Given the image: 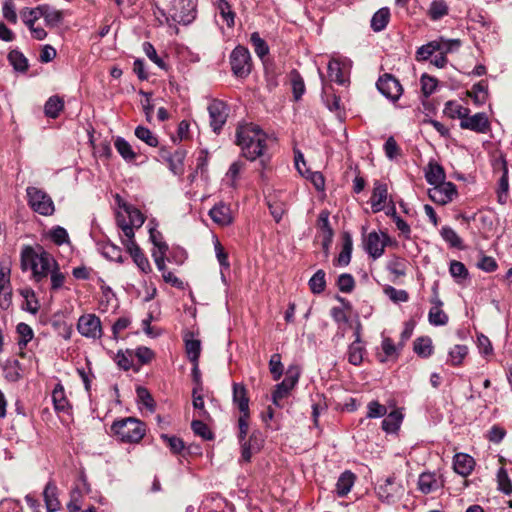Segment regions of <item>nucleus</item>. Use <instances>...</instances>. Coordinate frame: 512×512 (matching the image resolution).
I'll use <instances>...</instances> for the list:
<instances>
[{"instance_id": "1", "label": "nucleus", "mask_w": 512, "mask_h": 512, "mask_svg": "<svg viewBox=\"0 0 512 512\" xmlns=\"http://www.w3.org/2000/svg\"><path fill=\"white\" fill-rule=\"evenodd\" d=\"M56 260L42 246H24L21 250V269L30 270L32 279L39 283L46 279Z\"/></svg>"}, {"instance_id": "2", "label": "nucleus", "mask_w": 512, "mask_h": 512, "mask_svg": "<svg viewBox=\"0 0 512 512\" xmlns=\"http://www.w3.org/2000/svg\"><path fill=\"white\" fill-rule=\"evenodd\" d=\"M237 145L241 147L243 156L254 161L263 156L267 146V134L252 123L240 125L236 132Z\"/></svg>"}, {"instance_id": "3", "label": "nucleus", "mask_w": 512, "mask_h": 512, "mask_svg": "<svg viewBox=\"0 0 512 512\" xmlns=\"http://www.w3.org/2000/svg\"><path fill=\"white\" fill-rule=\"evenodd\" d=\"M111 430L120 441L126 443H138L146 433L145 424L133 417L115 421Z\"/></svg>"}, {"instance_id": "4", "label": "nucleus", "mask_w": 512, "mask_h": 512, "mask_svg": "<svg viewBox=\"0 0 512 512\" xmlns=\"http://www.w3.org/2000/svg\"><path fill=\"white\" fill-rule=\"evenodd\" d=\"M300 377V369L296 365L288 367L283 381L275 386L272 392V402L277 407H282L281 401L287 398L290 392L297 385Z\"/></svg>"}, {"instance_id": "5", "label": "nucleus", "mask_w": 512, "mask_h": 512, "mask_svg": "<svg viewBox=\"0 0 512 512\" xmlns=\"http://www.w3.org/2000/svg\"><path fill=\"white\" fill-rule=\"evenodd\" d=\"M230 65L236 77L246 78L252 69V59L249 50L241 45L236 46L230 54Z\"/></svg>"}, {"instance_id": "6", "label": "nucleus", "mask_w": 512, "mask_h": 512, "mask_svg": "<svg viewBox=\"0 0 512 512\" xmlns=\"http://www.w3.org/2000/svg\"><path fill=\"white\" fill-rule=\"evenodd\" d=\"M26 192L28 197V204L33 211L44 216L53 214L54 203L51 197L45 191L37 187H28Z\"/></svg>"}, {"instance_id": "7", "label": "nucleus", "mask_w": 512, "mask_h": 512, "mask_svg": "<svg viewBox=\"0 0 512 512\" xmlns=\"http://www.w3.org/2000/svg\"><path fill=\"white\" fill-rule=\"evenodd\" d=\"M169 15L175 22L188 25L196 17V5L193 0H172Z\"/></svg>"}, {"instance_id": "8", "label": "nucleus", "mask_w": 512, "mask_h": 512, "mask_svg": "<svg viewBox=\"0 0 512 512\" xmlns=\"http://www.w3.org/2000/svg\"><path fill=\"white\" fill-rule=\"evenodd\" d=\"M78 332L89 339H99L102 336L101 320L95 314H84L77 322Z\"/></svg>"}, {"instance_id": "9", "label": "nucleus", "mask_w": 512, "mask_h": 512, "mask_svg": "<svg viewBox=\"0 0 512 512\" xmlns=\"http://www.w3.org/2000/svg\"><path fill=\"white\" fill-rule=\"evenodd\" d=\"M241 449L240 462H250L253 455L260 452L264 444V438L259 430H254L247 439L239 442Z\"/></svg>"}, {"instance_id": "10", "label": "nucleus", "mask_w": 512, "mask_h": 512, "mask_svg": "<svg viewBox=\"0 0 512 512\" xmlns=\"http://www.w3.org/2000/svg\"><path fill=\"white\" fill-rule=\"evenodd\" d=\"M390 241L391 238L388 234L382 232L380 236L377 232L373 231L364 238V248L369 256L377 259L383 255L384 249Z\"/></svg>"}, {"instance_id": "11", "label": "nucleus", "mask_w": 512, "mask_h": 512, "mask_svg": "<svg viewBox=\"0 0 512 512\" xmlns=\"http://www.w3.org/2000/svg\"><path fill=\"white\" fill-rule=\"evenodd\" d=\"M376 86L383 96H385L386 98L393 102L397 101L403 93L402 85L391 74L386 73L383 76H381L378 79Z\"/></svg>"}, {"instance_id": "12", "label": "nucleus", "mask_w": 512, "mask_h": 512, "mask_svg": "<svg viewBox=\"0 0 512 512\" xmlns=\"http://www.w3.org/2000/svg\"><path fill=\"white\" fill-rule=\"evenodd\" d=\"M210 126L215 133H219L227 121L228 106L221 100H213L208 106Z\"/></svg>"}, {"instance_id": "13", "label": "nucleus", "mask_w": 512, "mask_h": 512, "mask_svg": "<svg viewBox=\"0 0 512 512\" xmlns=\"http://www.w3.org/2000/svg\"><path fill=\"white\" fill-rule=\"evenodd\" d=\"M428 196L434 203L446 205L457 196V188L452 182L440 183L428 190Z\"/></svg>"}, {"instance_id": "14", "label": "nucleus", "mask_w": 512, "mask_h": 512, "mask_svg": "<svg viewBox=\"0 0 512 512\" xmlns=\"http://www.w3.org/2000/svg\"><path fill=\"white\" fill-rule=\"evenodd\" d=\"M462 129H468L476 133L485 134L490 130V122L485 113L479 112L472 116L469 114L460 121Z\"/></svg>"}, {"instance_id": "15", "label": "nucleus", "mask_w": 512, "mask_h": 512, "mask_svg": "<svg viewBox=\"0 0 512 512\" xmlns=\"http://www.w3.org/2000/svg\"><path fill=\"white\" fill-rule=\"evenodd\" d=\"M432 306L428 313L429 323L433 326H444L448 322V315L443 311V302L440 300L437 288H433V297L430 300Z\"/></svg>"}, {"instance_id": "16", "label": "nucleus", "mask_w": 512, "mask_h": 512, "mask_svg": "<svg viewBox=\"0 0 512 512\" xmlns=\"http://www.w3.org/2000/svg\"><path fill=\"white\" fill-rule=\"evenodd\" d=\"M123 245L126 247L134 263L143 272L148 273L151 271L149 260L142 252L141 248L135 240H122Z\"/></svg>"}, {"instance_id": "17", "label": "nucleus", "mask_w": 512, "mask_h": 512, "mask_svg": "<svg viewBox=\"0 0 512 512\" xmlns=\"http://www.w3.org/2000/svg\"><path fill=\"white\" fill-rule=\"evenodd\" d=\"M388 198V188L385 183L376 181L374 183L372 195L370 198L371 209L374 213L384 209V205Z\"/></svg>"}, {"instance_id": "18", "label": "nucleus", "mask_w": 512, "mask_h": 512, "mask_svg": "<svg viewBox=\"0 0 512 512\" xmlns=\"http://www.w3.org/2000/svg\"><path fill=\"white\" fill-rule=\"evenodd\" d=\"M209 216L220 226H227L233 220L230 206L222 202L210 209Z\"/></svg>"}, {"instance_id": "19", "label": "nucleus", "mask_w": 512, "mask_h": 512, "mask_svg": "<svg viewBox=\"0 0 512 512\" xmlns=\"http://www.w3.org/2000/svg\"><path fill=\"white\" fill-rule=\"evenodd\" d=\"M475 466V461L473 457L466 453H457L453 459V468L454 471L466 477L471 474Z\"/></svg>"}, {"instance_id": "20", "label": "nucleus", "mask_w": 512, "mask_h": 512, "mask_svg": "<svg viewBox=\"0 0 512 512\" xmlns=\"http://www.w3.org/2000/svg\"><path fill=\"white\" fill-rule=\"evenodd\" d=\"M399 488V485L395 482V478L388 477L382 484L378 485L377 495L381 500L390 503L394 501Z\"/></svg>"}, {"instance_id": "21", "label": "nucleus", "mask_w": 512, "mask_h": 512, "mask_svg": "<svg viewBox=\"0 0 512 512\" xmlns=\"http://www.w3.org/2000/svg\"><path fill=\"white\" fill-rule=\"evenodd\" d=\"M43 497L47 512H56L60 509V501L58 500V489L53 482H48L43 491Z\"/></svg>"}, {"instance_id": "22", "label": "nucleus", "mask_w": 512, "mask_h": 512, "mask_svg": "<svg viewBox=\"0 0 512 512\" xmlns=\"http://www.w3.org/2000/svg\"><path fill=\"white\" fill-rule=\"evenodd\" d=\"M52 402L57 412H69V401L66 398L65 390L61 383L56 384L52 391Z\"/></svg>"}, {"instance_id": "23", "label": "nucleus", "mask_w": 512, "mask_h": 512, "mask_svg": "<svg viewBox=\"0 0 512 512\" xmlns=\"http://www.w3.org/2000/svg\"><path fill=\"white\" fill-rule=\"evenodd\" d=\"M233 402L238 406L240 413H249V399L243 384H233Z\"/></svg>"}, {"instance_id": "24", "label": "nucleus", "mask_w": 512, "mask_h": 512, "mask_svg": "<svg viewBox=\"0 0 512 512\" xmlns=\"http://www.w3.org/2000/svg\"><path fill=\"white\" fill-rule=\"evenodd\" d=\"M356 476L349 470L344 471L336 483V493L339 497L346 496L354 485Z\"/></svg>"}, {"instance_id": "25", "label": "nucleus", "mask_w": 512, "mask_h": 512, "mask_svg": "<svg viewBox=\"0 0 512 512\" xmlns=\"http://www.w3.org/2000/svg\"><path fill=\"white\" fill-rule=\"evenodd\" d=\"M403 421V414L399 410H393L382 421V429L386 433H395L399 430Z\"/></svg>"}, {"instance_id": "26", "label": "nucleus", "mask_w": 512, "mask_h": 512, "mask_svg": "<svg viewBox=\"0 0 512 512\" xmlns=\"http://www.w3.org/2000/svg\"><path fill=\"white\" fill-rule=\"evenodd\" d=\"M114 146L117 152L126 162H133L136 160V152H134L131 144L123 137L117 136L114 140Z\"/></svg>"}, {"instance_id": "27", "label": "nucleus", "mask_w": 512, "mask_h": 512, "mask_svg": "<svg viewBox=\"0 0 512 512\" xmlns=\"http://www.w3.org/2000/svg\"><path fill=\"white\" fill-rule=\"evenodd\" d=\"M366 354V348L363 342H352L348 347V361L354 366H359Z\"/></svg>"}, {"instance_id": "28", "label": "nucleus", "mask_w": 512, "mask_h": 512, "mask_svg": "<svg viewBox=\"0 0 512 512\" xmlns=\"http://www.w3.org/2000/svg\"><path fill=\"white\" fill-rule=\"evenodd\" d=\"M443 112L452 119L458 118L462 121L470 113V109L462 106L457 101L451 100L446 102Z\"/></svg>"}, {"instance_id": "29", "label": "nucleus", "mask_w": 512, "mask_h": 512, "mask_svg": "<svg viewBox=\"0 0 512 512\" xmlns=\"http://www.w3.org/2000/svg\"><path fill=\"white\" fill-rule=\"evenodd\" d=\"M468 96L471 97L476 105H483L488 98V84L485 80L473 85Z\"/></svg>"}, {"instance_id": "30", "label": "nucleus", "mask_w": 512, "mask_h": 512, "mask_svg": "<svg viewBox=\"0 0 512 512\" xmlns=\"http://www.w3.org/2000/svg\"><path fill=\"white\" fill-rule=\"evenodd\" d=\"M445 171L443 167L437 163H430L428 171L425 174L426 181L430 185H438L440 183H444L445 181Z\"/></svg>"}, {"instance_id": "31", "label": "nucleus", "mask_w": 512, "mask_h": 512, "mask_svg": "<svg viewBox=\"0 0 512 512\" xmlns=\"http://www.w3.org/2000/svg\"><path fill=\"white\" fill-rule=\"evenodd\" d=\"M434 42L437 53L446 57L447 54L457 51L461 45V42L458 39H445L443 37L434 40Z\"/></svg>"}, {"instance_id": "32", "label": "nucleus", "mask_w": 512, "mask_h": 512, "mask_svg": "<svg viewBox=\"0 0 512 512\" xmlns=\"http://www.w3.org/2000/svg\"><path fill=\"white\" fill-rule=\"evenodd\" d=\"M42 17L49 27H56L63 21V12L49 5H42Z\"/></svg>"}, {"instance_id": "33", "label": "nucleus", "mask_w": 512, "mask_h": 512, "mask_svg": "<svg viewBox=\"0 0 512 512\" xmlns=\"http://www.w3.org/2000/svg\"><path fill=\"white\" fill-rule=\"evenodd\" d=\"M64 108V101L61 97L55 95L51 96L44 105L45 115L49 118L55 119L59 116Z\"/></svg>"}, {"instance_id": "34", "label": "nucleus", "mask_w": 512, "mask_h": 512, "mask_svg": "<svg viewBox=\"0 0 512 512\" xmlns=\"http://www.w3.org/2000/svg\"><path fill=\"white\" fill-rule=\"evenodd\" d=\"M439 482L432 473H422L419 476L418 488L424 494H429L439 488Z\"/></svg>"}, {"instance_id": "35", "label": "nucleus", "mask_w": 512, "mask_h": 512, "mask_svg": "<svg viewBox=\"0 0 512 512\" xmlns=\"http://www.w3.org/2000/svg\"><path fill=\"white\" fill-rule=\"evenodd\" d=\"M390 19V11L389 8L384 7L379 9L371 19V28L375 32H380L384 30Z\"/></svg>"}, {"instance_id": "36", "label": "nucleus", "mask_w": 512, "mask_h": 512, "mask_svg": "<svg viewBox=\"0 0 512 512\" xmlns=\"http://www.w3.org/2000/svg\"><path fill=\"white\" fill-rule=\"evenodd\" d=\"M414 352L422 357V358H428L433 353V345L432 340L428 336L419 337L414 341Z\"/></svg>"}, {"instance_id": "37", "label": "nucleus", "mask_w": 512, "mask_h": 512, "mask_svg": "<svg viewBox=\"0 0 512 512\" xmlns=\"http://www.w3.org/2000/svg\"><path fill=\"white\" fill-rule=\"evenodd\" d=\"M313 294H321L326 288V273L324 270H317L308 282Z\"/></svg>"}, {"instance_id": "38", "label": "nucleus", "mask_w": 512, "mask_h": 512, "mask_svg": "<svg viewBox=\"0 0 512 512\" xmlns=\"http://www.w3.org/2000/svg\"><path fill=\"white\" fill-rule=\"evenodd\" d=\"M100 250L102 255L111 260L118 263H123L124 258L122 256V250L120 247L116 246L111 242L104 243L100 246Z\"/></svg>"}, {"instance_id": "39", "label": "nucleus", "mask_w": 512, "mask_h": 512, "mask_svg": "<svg viewBox=\"0 0 512 512\" xmlns=\"http://www.w3.org/2000/svg\"><path fill=\"white\" fill-rule=\"evenodd\" d=\"M352 240L349 235H346L344 238L342 250L338 257L335 260V265L345 267L350 263L351 260V254H352Z\"/></svg>"}, {"instance_id": "40", "label": "nucleus", "mask_w": 512, "mask_h": 512, "mask_svg": "<svg viewBox=\"0 0 512 512\" xmlns=\"http://www.w3.org/2000/svg\"><path fill=\"white\" fill-rule=\"evenodd\" d=\"M16 332L19 335L17 344L23 350L34 337L33 329L28 324L21 322L16 326Z\"/></svg>"}, {"instance_id": "41", "label": "nucleus", "mask_w": 512, "mask_h": 512, "mask_svg": "<svg viewBox=\"0 0 512 512\" xmlns=\"http://www.w3.org/2000/svg\"><path fill=\"white\" fill-rule=\"evenodd\" d=\"M134 134L139 140L150 147H157L159 145L158 137L150 129L144 126H137Z\"/></svg>"}, {"instance_id": "42", "label": "nucleus", "mask_w": 512, "mask_h": 512, "mask_svg": "<svg viewBox=\"0 0 512 512\" xmlns=\"http://www.w3.org/2000/svg\"><path fill=\"white\" fill-rule=\"evenodd\" d=\"M124 212L127 215V218L129 219V223L133 227V230L135 228H140L143 225L145 217L139 209L135 208L132 205H124Z\"/></svg>"}, {"instance_id": "43", "label": "nucleus", "mask_w": 512, "mask_h": 512, "mask_svg": "<svg viewBox=\"0 0 512 512\" xmlns=\"http://www.w3.org/2000/svg\"><path fill=\"white\" fill-rule=\"evenodd\" d=\"M217 9L226 22L228 27H233L235 24V13L232 11L231 5L227 0H217Z\"/></svg>"}, {"instance_id": "44", "label": "nucleus", "mask_w": 512, "mask_h": 512, "mask_svg": "<svg viewBox=\"0 0 512 512\" xmlns=\"http://www.w3.org/2000/svg\"><path fill=\"white\" fill-rule=\"evenodd\" d=\"M290 82L295 100H299L305 92V84L302 76L297 70L290 72Z\"/></svg>"}, {"instance_id": "45", "label": "nucleus", "mask_w": 512, "mask_h": 512, "mask_svg": "<svg viewBox=\"0 0 512 512\" xmlns=\"http://www.w3.org/2000/svg\"><path fill=\"white\" fill-rule=\"evenodd\" d=\"M8 61L17 71L25 72L28 69L27 58L18 50L9 52Z\"/></svg>"}, {"instance_id": "46", "label": "nucleus", "mask_w": 512, "mask_h": 512, "mask_svg": "<svg viewBox=\"0 0 512 512\" xmlns=\"http://www.w3.org/2000/svg\"><path fill=\"white\" fill-rule=\"evenodd\" d=\"M42 5L35 8H24L20 12L21 19L27 26H32L35 22L42 17Z\"/></svg>"}, {"instance_id": "47", "label": "nucleus", "mask_w": 512, "mask_h": 512, "mask_svg": "<svg viewBox=\"0 0 512 512\" xmlns=\"http://www.w3.org/2000/svg\"><path fill=\"white\" fill-rule=\"evenodd\" d=\"M429 17L436 21L448 14V6L444 0H434L429 8Z\"/></svg>"}, {"instance_id": "48", "label": "nucleus", "mask_w": 512, "mask_h": 512, "mask_svg": "<svg viewBox=\"0 0 512 512\" xmlns=\"http://www.w3.org/2000/svg\"><path fill=\"white\" fill-rule=\"evenodd\" d=\"M187 357L191 363L198 362L201 353V343L197 339H185Z\"/></svg>"}, {"instance_id": "49", "label": "nucleus", "mask_w": 512, "mask_h": 512, "mask_svg": "<svg viewBox=\"0 0 512 512\" xmlns=\"http://www.w3.org/2000/svg\"><path fill=\"white\" fill-rule=\"evenodd\" d=\"M468 353V348L465 345H455L452 347L448 353V361L451 365L457 366L460 365L463 359L466 357Z\"/></svg>"}, {"instance_id": "50", "label": "nucleus", "mask_w": 512, "mask_h": 512, "mask_svg": "<svg viewBox=\"0 0 512 512\" xmlns=\"http://www.w3.org/2000/svg\"><path fill=\"white\" fill-rule=\"evenodd\" d=\"M186 157L185 150H176L168 159L170 169L174 174H181L183 172V162Z\"/></svg>"}, {"instance_id": "51", "label": "nucleus", "mask_w": 512, "mask_h": 512, "mask_svg": "<svg viewBox=\"0 0 512 512\" xmlns=\"http://www.w3.org/2000/svg\"><path fill=\"white\" fill-rule=\"evenodd\" d=\"M440 234L443 240L449 243L451 247L462 248V239L451 227L443 226L440 231Z\"/></svg>"}, {"instance_id": "52", "label": "nucleus", "mask_w": 512, "mask_h": 512, "mask_svg": "<svg viewBox=\"0 0 512 512\" xmlns=\"http://www.w3.org/2000/svg\"><path fill=\"white\" fill-rule=\"evenodd\" d=\"M50 274V280H51V290L57 291L61 289L65 283L66 276L64 273L60 271L59 265L56 262V265H53Z\"/></svg>"}, {"instance_id": "53", "label": "nucleus", "mask_w": 512, "mask_h": 512, "mask_svg": "<svg viewBox=\"0 0 512 512\" xmlns=\"http://www.w3.org/2000/svg\"><path fill=\"white\" fill-rule=\"evenodd\" d=\"M255 53L263 59L268 53L269 48L266 42L260 37L258 32H253L250 37Z\"/></svg>"}, {"instance_id": "54", "label": "nucleus", "mask_w": 512, "mask_h": 512, "mask_svg": "<svg viewBox=\"0 0 512 512\" xmlns=\"http://www.w3.org/2000/svg\"><path fill=\"white\" fill-rule=\"evenodd\" d=\"M501 170L502 175L499 179V192L500 193H507L509 189V183H508V169L507 164L504 160L496 161L494 164V170Z\"/></svg>"}, {"instance_id": "55", "label": "nucleus", "mask_w": 512, "mask_h": 512, "mask_svg": "<svg viewBox=\"0 0 512 512\" xmlns=\"http://www.w3.org/2000/svg\"><path fill=\"white\" fill-rule=\"evenodd\" d=\"M384 293L394 303L407 302L409 300V294L406 290L396 289L393 286L385 287Z\"/></svg>"}, {"instance_id": "56", "label": "nucleus", "mask_w": 512, "mask_h": 512, "mask_svg": "<svg viewBox=\"0 0 512 512\" xmlns=\"http://www.w3.org/2000/svg\"><path fill=\"white\" fill-rule=\"evenodd\" d=\"M328 76L331 81L344 85L346 80L343 75L341 65L338 61H330L328 64Z\"/></svg>"}, {"instance_id": "57", "label": "nucleus", "mask_w": 512, "mask_h": 512, "mask_svg": "<svg viewBox=\"0 0 512 512\" xmlns=\"http://www.w3.org/2000/svg\"><path fill=\"white\" fill-rule=\"evenodd\" d=\"M127 215L123 213L117 214V225L122 230L125 237L124 240H134L133 227L129 223V219H126Z\"/></svg>"}, {"instance_id": "58", "label": "nucleus", "mask_w": 512, "mask_h": 512, "mask_svg": "<svg viewBox=\"0 0 512 512\" xmlns=\"http://www.w3.org/2000/svg\"><path fill=\"white\" fill-rule=\"evenodd\" d=\"M269 370L274 380H279L283 374V365L281 362V355L275 353L271 356L269 361Z\"/></svg>"}, {"instance_id": "59", "label": "nucleus", "mask_w": 512, "mask_h": 512, "mask_svg": "<svg viewBox=\"0 0 512 512\" xmlns=\"http://www.w3.org/2000/svg\"><path fill=\"white\" fill-rule=\"evenodd\" d=\"M498 488L505 494L512 493V483L508 476L507 471L504 468H500L497 473Z\"/></svg>"}, {"instance_id": "60", "label": "nucleus", "mask_w": 512, "mask_h": 512, "mask_svg": "<svg viewBox=\"0 0 512 512\" xmlns=\"http://www.w3.org/2000/svg\"><path fill=\"white\" fill-rule=\"evenodd\" d=\"M338 289L343 293H350L355 287V281L351 274L343 273L337 280Z\"/></svg>"}, {"instance_id": "61", "label": "nucleus", "mask_w": 512, "mask_h": 512, "mask_svg": "<svg viewBox=\"0 0 512 512\" xmlns=\"http://www.w3.org/2000/svg\"><path fill=\"white\" fill-rule=\"evenodd\" d=\"M191 428L196 435L200 436L204 440H211L213 438L211 430L201 420H193L191 423Z\"/></svg>"}, {"instance_id": "62", "label": "nucleus", "mask_w": 512, "mask_h": 512, "mask_svg": "<svg viewBox=\"0 0 512 512\" xmlns=\"http://www.w3.org/2000/svg\"><path fill=\"white\" fill-rule=\"evenodd\" d=\"M49 236L51 240L58 246L69 242V235L65 228L61 226L54 227L50 232Z\"/></svg>"}, {"instance_id": "63", "label": "nucleus", "mask_w": 512, "mask_h": 512, "mask_svg": "<svg viewBox=\"0 0 512 512\" xmlns=\"http://www.w3.org/2000/svg\"><path fill=\"white\" fill-rule=\"evenodd\" d=\"M367 418H380L387 414L385 405L380 404L378 401L373 400L367 405Z\"/></svg>"}, {"instance_id": "64", "label": "nucleus", "mask_w": 512, "mask_h": 512, "mask_svg": "<svg viewBox=\"0 0 512 512\" xmlns=\"http://www.w3.org/2000/svg\"><path fill=\"white\" fill-rule=\"evenodd\" d=\"M0 512H23V507L19 500L5 498L0 501Z\"/></svg>"}]
</instances>
